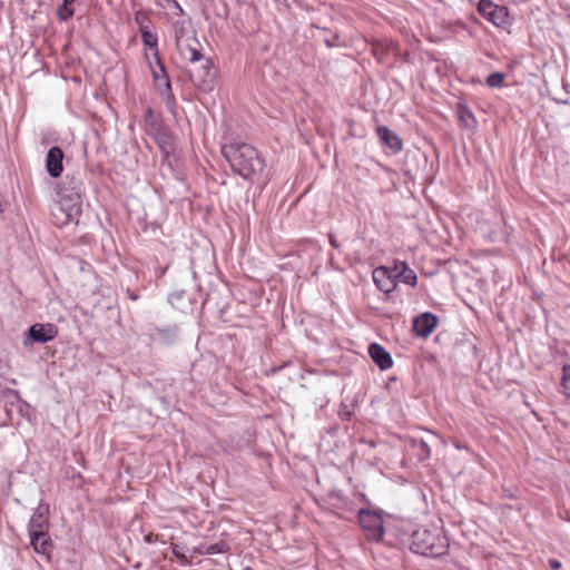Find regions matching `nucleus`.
<instances>
[{
	"label": "nucleus",
	"mask_w": 570,
	"mask_h": 570,
	"mask_svg": "<svg viewBox=\"0 0 570 570\" xmlns=\"http://www.w3.org/2000/svg\"><path fill=\"white\" fill-rule=\"evenodd\" d=\"M58 205L52 212L55 223L62 227L68 224H78L82 213V197L85 187L80 173L67 174L57 191Z\"/></svg>",
	"instance_id": "1"
},
{
	"label": "nucleus",
	"mask_w": 570,
	"mask_h": 570,
	"mask_svg": "<svg viewBox=\"0 0 570 570\" xmlns=\"http://www.w3.org/2000/svg\"><path fill=\"white\" fill-rule=\"evenodd\" d=\"M222 155L234 173L252 183L259 177L265 168L264 159L257 149L249 144L233 142L224 145Z\"/></svg>",
	"instance_id": "2"
},
{
	"label": "nucleus",
	"mask_w": 570,
	"mask_h": 570,
	"mask_svg": "<svg viewBox=\"0 0 570 570\" xmlns=\"http://www.w3.org/2000/svg\"><path fill=\"white\" fill-rule=\"evenodd\" d=\"M412 552L425 557L438 558L446 553L449 537H407Z\"/></svg>",
	"instance_id": "3"
},
{
	"label": "nucleus",
	"mask_w": 570,
	"mask_h": 570,
	"mask_svg": "<svg viewBox=\"0 0 570 570\" xmlns=\"http://www.w3.org/2000/svg\"><path fill=\"white\" fill-rule=\"evenodd\" d=\"M202 63L189 71V79L202 92H212L216 85V68L210 58H203Z\"/></svg>",
	"instance_id": "4"
},
{
	"label": "nucleus",
	"mask_w": 570,
	"mask_h": 570,
	"mask_svg": "<svg viewBox=\"0 0 570 570\" xmlns=\"http://www.w3.org/2000/svg\"><path fill=\"white\" fill-rule=\"evenodd\" d=\"M385 518L390 519L391 515L385 513L382 509L368 507L362 508L357 512V520L364 531L372 532V534L385 533Z\"/></svg>",
	"instance_id": "5"
},
{
	"label": "nucleus",
	"mask_w": 570,
	"mask_h": 570,
	"mask_svg": "<svg viewBox=\"0 0 570 570\" xmlns=\"http://www.w3.org/2000/svg\"><path fill=\"white\" fill-rule=\"evenodd\" d=\"M58 335V327L51 323H37L31 325L23 338V345L29 346L33 343H48Z\"/></svg>",
	"instance_id": "6"
},
{
	"label": "nucleus",
	"mask_w": 570,
	"mask_h": 570,
	"mask_svg": "<svg viewBox=\"0 0 570 570\" xmlns=\"http://www.w3.org/2000/svg\"><path fill=\"white\" fill-rule=\"evenodd\" d=\"M479 13L497 27L508 23V9L503 6L494 4L491 0H481L478 6Z\"/></svg>",
	"instance_id": "7"
},
{
	"label": "nucleus",
	"mask_w": 570,
	"mask_h": 570,
	"mask_svg": "<svg viewBox=\"0 0 570 570\" xmlns=\"http://www.w3.org/2000/svg\"><path fill=\"white\" fill-rule=\"evenodd\" d=\"M157 66L159 67V70L161 72V79H163L161 81L155 82L157 90H158L160 97L163 98L167 110L170 114L175 115L177 104H176V99H175V96H174V92L171 89V82H170L169 76H168L167 70L163 62H159Z\"/></svg>",
	"instance_id": "8"
},
{
	"label": "nucleus",
	"mask_w": 570,
	"mask_h": 570,
	"mask_svg": "<svg viewBox=\"0 0 570 570\" xmlns=\"http://www.w3.org/2000/svg\"><path fill=\"white\" fill-rule=\"evenodd\" d=\"M198 47L199 41L195 36H190L186 40L176 42V49L179 56L189 62H199V60H202L203 55Z\"/></svg>",
	"instance_id": "9"
},
{
	"label": "nucleus",
	"mask_w": 570,
	"mask_h": 570,
	"mask_svg": "<svg viewBox=\"0 0 570 570\" xmlns=\"http://www.w3.org/2000/svg\"><path fill=\"white\" fill-rule=\"evenodd\" d=\"M49 507L40 504L29 521L28 534H47L49 525Z\"/></svg>",
	"instance_id": "10"
},
{
	"label": "nucleus",
	"mask_w": 570,
	"mask_h": 570,
	"mask_svg": "<svg viewBox=\"0 0 570 570\" xmlns=\"http://www.w3.org/2000/svg\"><path fill=\"white\" fill-rule=\"evenodd\" d=\"M63 151L60 147H51L46 156V169L50 177L58 178L63 171Z\"/></svg>",
	"instance_id": "11"
},
{
	"label": "nucleus",
	"mask_w": 570,
	"mask_h": 570,
	"mask_svg": "<svg viewBox=\"0 0 570 570\" xmlns=\"http://www.w3.org/2000/svg\"><path fill=\"white\" fill-rule=\"evenodd\" d=\"M154 139L165 158H168L174 153L175 139L169 129L160 126L156 127L154 131Z\"/></svg>",
	"instance_id": "12"
},
{
	"label": "nucleus",
	"mask_w": 570,
	"mask_h": 570,
	"mask_svg": "<svg viewBox=\"0 0 570 570\" xmlns=\"http://www.w3.org/2000/svg\"><path fill=\"white\" fill-rule=\"evenodd\" d=\"M438 317L432 313H422L414 318L413 328L416 335L428 337L438 325Z\"/></svg>",
	"instance_id": "13"
},
{
	"label": "nucleus",
	"mask_w": 570,
	"mask_h": 570,
	"mask_svg": "<svg viewBox=\"0 0 570 570\" xmlns=\"http://www.w3.org/2000/svg\"><path fill=\"white\" fill-rule=\"evenodd\" d=\"M368 354L380 370L385 371L393 366L391 354L379 343L370 344Z\"/></svg>",
	"instance_id": "14"
},
{
	"label": "nucleus",
	"mask_w": 570,
	"mask_h": 570,
	"mask_svg": "<svg viewBox=\"0 0 570 570\" xmlns=\"http://www.w3.org/2000/svg\"><path fill=\"white\" fill-rule=\"evenodd\" d=\"M376 134L381 141L389 147L392 153L396 154L402 150L403 141L395 131L391 130L386 126H379L376 128Z\"/></svg>",
	"instance_id": "15"
},
{
	"label": "nucleus",
	"mask_w": 570,
	"mask_h": 570,
	"mask_svg": "<svg viewBox=\"0 0 570 570\" xmlns=\"http://www.w3.org/2000/svg\"><path fill=\"white\" fill-rule=\"evenodd\" d=\"M373 279L376 286L385 293H390L395 288L393 273L389 274L385 267L374 269Z\"/></svg>",
	"instance_id": "16"
},
{
	"label": "nucleus",
	"mask_w": 570,
	"mask_h": 570,
	"mask_svg": "<svg viewBox=\"0 0 570 570\" xmlns=\"http://www.w3.org/2000/svg\"><path fill=\"white\" fill-rule=\"evenodd\" d=\"M394 279H401L403 283L415 286L417 283V276L415 272L407 266L404 262H396L392 269Z\"/></svg>",
	"instance_id": "17"
},
{
	"label": "nucleus",
	"mask_w": 570,
	"mask_h": 570,
	"mask_svg": "<svg viewBox=\"0 0 570 570\" xmlns=\"http://www.w3.org/2000/svg\"><path fill=\"white\" fill-rule=\"evenodd\" d=\"M30 546L33 550L50 560V553L52 551V541L50 537H30Z\"/></svg>",
	"instance_id": "18"
},
{
	"label": "nucleus",
	"mask_w": 570,
	"mask_h": 570,
	"mask_svg": "<svg viewBox=\"0 0 570 570\" xmlns=\"http://www.w3.org/2000/svg\"><path fill=\"white\" fill-rule=\"evenodd\" d=\"M142 43L146 48H148L153 52L154 61L156 65L159 62H163L159 56V49H158V38L157 36L151 32V30H142L140 32Z\"/></svg>",
	"instance_id": "19"
},
{
	"label": "nucleus",
	"mask_w": 570,
	"mask_h": 570,
	"mask_svg": "<svg viewBox=\"0 0 570 570\" xmlns=\"http://www.w3.org/2000/svg\"><path fill=\"white\" fill-rule=\"evenodd\" d=\"M195 552L199 554H217V553H224L229 550V546L220 540L217 543L208 544V546H200L198 548L194 549Z\"/></svg>",
	"instance_id": "20"
},
{
	"label": "nucleus",
	"mask_w": 570,
	"mask_h": 570,
	"mask_svg": "<svg viewBox=\"0 0 570 570\" xmlns=\"http://www.w3.org/2000/svg\"><path fill=\"white\" fill-rule=\"evenodd\" d=\"M411 445L413 448V450H415L416 452V455L419 458L420 461H424V460H428L431 455V449L429 446V444L420 439V440H415L413 439L411 441Z\"/></svg>",
	"instance_id": "21"
},
{
	"label": "nucleus",
	"mask_w": 570,
	"mask_h": 570,
	"mask_svg": "<svg viewBox=\"0 0 570 570\" xmlns=\"http://www.w3.org/2000/svg\"><path fill=\"white\" fill-rule=\"evenodd\" d=\"M75 0H63V2L58 7L57 14L60 20L67 21L73 16V4Z\"/></svg>",
	"instance_id": "22"
},
{
	"label": "nucleus",
	"mask_w": 570,
	"mask_h": 570,
	"mask_svg": "<svg viewBox=\"0 0 570 570\" xmlns=\"http://www.w3.org/2000/svg\"><path fill=\"white\" fill-rule=\"evenodd\" d=\"M561 392L570 399V365L562 367Z\"/></svg>",
	"instance_id": "23"
},
{
	"label": "nucleus",
	"mask_w": 570,
	"mask_h": 570,
	"mask_svg": "<svg viewBox=\"0 0 570 570\" xmlns=\"http://www.w3.org/2000/svg\"><path fill=\"white\" fill-rule=\"evenodd\" d=\"M459 118L465 127H472L475 124V118L472 111L466 107H460Z\"/></svg>",
	"instance_id": "24"
},
{
	"label": "nucleus",
	"mask_w": 570,
	"mask_h": 570,
	"mask_svg": "<svg viewBox=\"0 0 570 570\" xmlns=\"http://www.w3.org/2000/svg\"><path fill=\"white\" fill-rule=\"evenodd\" d=\"M504 73L500 71L492 72L487 78V85L491 88H500L504 83Z\"/></svg>",
	"instance_id": "25"
},
{
	"label": "nucleus",
	"mask_w": 570,
	"mask_h": 570,
	"mask_svg": "<svg viewBox=\"0 0 570 570\" xmlns=\"http://www.w3.org/2000/svg\"><path fill=\"white\" fill-rule=\"evenodd\" d=\"M135 21L137 22L140 32H142V30L150 29L151 21L146 12L137 11L135 13Z\"/></svg>",
	"instance_id": "26"
},
{
	"label": "nucleus",
	"mask_w": 570,
	"mask_h": 570,
	"mask_svg": "<svg viewBox=\"0 0 570 570\" xmlns=\"http://www.w3.org/2000/svg\"><path fill=\"white\" fill-rule=\"evenodd\" d=\"M174 36H175V42H178L180 40H186L191 35L188 33L187 27L185 26V22H177L174 27Z\"/></svg>",
	"instance_id": "27"
},
{
	"label": "nucleus",
	"mask_w": 570,
	"mask_h": 570,
	"mask_svg": "<svg viewBox=\"0 0 570 570\" xmlns=\"http://www.w3.org/2000/svg\"><path fill=\"white\" fill-rule=\"evenodd\" d=\"M340 39L338 33L336 32H327L324 36V42L328 48L335 47L338 45L337 40Z\"/></svg>",
	"instance_id": "28"
},
{
	"label": "nucleus",
	"mask_w": 570,
	"mask_h": 570,
	"mask_svg": "<svg viewBox=\"0 0 570 570\" xmlns=\"http://www.w3.org/2000/svg\"><path fill=\"white\" fill-rule=\"evenodd\" d=\"M173 552H174V554H175V556H176V557H177L181 562H184V563L189 562V560H188V558H187L186 553H185V552H183V551H181V549H180L178 546H175V547L173 548Z\"/></svg>",
	"instance_id": "29"
},
{
	"label": "nucleus",
	"mask_w": 570,
	"mask_h": 570,
	"mask_svg": "<svg viewBox=\"0 0 570 570\" xmlns=\"http://www.w3.org/2000/svg\"><path fill=\"white\" fill-rule=\"evenodd\" d=\"M149 67H150V71H151V76H153V79L155 82H158V81H161V72L159 70V67L157 66V68H155L153 66V62H149Z\"/></svg>",
	"instance_id": "30"
},
{
	"label": "nucleus",
	"mask_w": 570,
	"mask_h": 570,
	"mask_svg": "<svg viewBox=\"0 0 570 570\" xmlns=\"http://www.w3.org/2000/svg\"><path fill=\"white\" fill-rule=\"evenodd\" d=\"M184 294H185V292H184V291H180V292H174V293H171V294L169 295V297H168L169 303H170V304H173V305H175V302H176V301H178V299H180V298H181V296H183Z\"/></svg>",
	"instance_id": "31"
},
{
	"label": "nucleus",
	"mask_w": 570,
	"mask_h": 570,
	"mask_svg": "<svg viewBox=\"0 0 570 570\" xmlns=\"http://www.w3.org/2000/svg\"><path fill=\"white\" fill-rule=\"evenodd\" d=\"M373 52L377 59H380V60L383 59L384 49L382 47H379V46L374 47Z\"/></svg>",
	"instance_id": "32"
},
{
	"label": "nucleus",
	"mask_w": 570,
	"mask_h": 570,
	"mask_svg": "<svg viewBox=\"0 0 570 570\" xmlns=\"http://www.w3.org/2000/svg\"><path fill=\"white\" fill-rule=\"evenodd\" d=\"M549 566H550V568L552 570H558V569L561 568V563L558 560H556V559H550L549 560Z\"/></svg>",
	"instance_id": "33"
},
{
	"label": "nucleus",
	"mask_w": 570,
	"mask_h": 570,
	"mask_svg": "<svg viewBox=\"0 0 570 570\" xmlns=\"http://www.w3.org/2000/svg\"><path fill=\"white\" fill-rule=\"evenodd\" d=\"M170 6L177 10L176 14H183V9L176 0H174Z\"/></svg>",
	"instance_id": "34"
},
{
	"label": "nucleus",
	"mask_w": 570,
	"mask_h": 570,
	"mask_svg": "<svg viewBox=\"0 0 570 570\" xmlns=\"http://www.w3.org/2000/svg\"><path fill=\"white\" fill-rule=\"evenodd\" d=\"M171 2H174V0H158V3L163 7L169 6V4H171Z\"/></svg>",
	"instance_id": "35"
},
{
	"label": "nucleus",
	"mask_w": 570,
	"mask_h": 570,
	"mask_svg": "<svg viewBox=\"0 0 570 570\" xmlns=\"http://www.w3.org/2000/svg\"><path fill=\"white\" fill-rule=\"evenodd\" d=\"M128 295H129L130 299H137V295L134 293H130L129 291H128Z\"/></svg>",
	"instance_id": "36"
},
{
	"label": "nucleus",
	"mask_w": 570,
	"mask_h": 570,
	"mask_svg": "<svg viewBox=\"0 0 570 570\" xmlns=\"http://www.w3.org/2000/svg\"><path fill=\"white\" fill-rule=\"evenodd\" d=\"M9 393L13 394L17 399L19 397V392L14 390H10Z\"/></svg>",
	"instance_id": "37"
},
{
	"label": "nucleus",
	"mask_w": 570,
	"mask_h": 570,
	"mask_svg": "<svg viewBox=\"0 0 570 570\" xmlns=\"http://www.w3.org/2000/svg\"><path fill=\"white\" fill-rule=\"evenodd\" d=\"M331 244H332L333 246L337 247V245H336V243H335V240H334L333 238H331Z\"/></svg>",
	"instance_id": "38"
},
{
	"label": "nucleus",
	"mask_w": 570,
	"mask_h": 570,
	"mask_svg": "<svg viewBox=\"0 0 570 570\" xmlns=\"http://www.w3.org/2000/svg\"><path fill=\"white\" fill-rule=\"evenodd\" d=\"M145 539H146V542H150V541H151V540H150V539H151V537H149V535H146V537H145Z\"/></svg>",
	"instance_id": "39"
},
{
	"label": "nucleus",
	"mask_w": 570,
	"mask_h": 570,
	"mask_svg": "<svg viewBox=\"0 0 570 570\" xmlns=\"http://www.w3.org/2000/svg\"><path fill=\"white\" fill-rule=\"evenodd\" d=\"M373 538L376 539V541H380L383 537L376 535V537H373Z\"/></svg>",
	"instance_id": "40"
},
{
	"label": "nucleus",
	"mask_w": 570,
	"mask_h": 570,
	"mask_svg": "<svg viewBox=\"0 0 570 570\" xmlns=\"http://www.w3.org/2000/svg\"><path fill=\"white\" fill-rule=\"evenodd\" d=\"M166 269H167V267L161 268V275L165 274Z\"/></svg>",
	"instance_id": "41"
},
{
	"label": "nucleus",
	"mask_w": 570,
	"mask_h": 570,
	"mask_svg": "<svg viewBox=\"0 0 570 570\" xmlns=\"http://www.w3.org/2000/svg\"><path fill=\"white\" fill-rule=\"evenodd\" d=\"M3 212L2 204L0 203V214Z\"/></svg>",
	"instance_id": "42"
}]
</instances>
